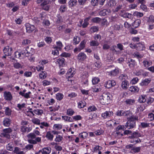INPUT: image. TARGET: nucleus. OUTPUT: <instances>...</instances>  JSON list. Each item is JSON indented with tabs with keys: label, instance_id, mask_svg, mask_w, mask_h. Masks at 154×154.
<instances>
[{
	"label": "nucleus",
	"instance_id": "nucleus-57",
	"mask_svg": "<svg viewBox=\"0 0 154 154\" xmlns=\"http://www.w3.org/2000/svg\"><path fill=\"white\" fill-rule=\"evenodd\" d=\"M94 65L95 67L100 68L101 66V63L99 60H97L94 63Z\"/></svg>",
	"mask_w": 154,
	"mask_h": 154
},
{
	"label": "nucleus",
	"instance_id": "nucleus-16",
	"mask_svg": "<svg viewBox=\"0 0 154 154\" xmlns=\"http://www.w3.org/2000/svg\"><path fill=\"white\" fill-rule=\"evenodd\" d=\"M11 122V120L10 119L5 118L3 122V125L6 127H9L10 125Z\"/></svg>",
	"mask_w": 154,
	"mask_h": 154
},
{
	"label": "nucleus",
	"instance_id": "nucleus-28",
	"mask_svg": "<svg viewBox=\"0 0 154 154\" xmlns=\"http://www.w3.org/2000/svg\"><path fill=\"white\" fill-rule=\"evenodd\" d=\"M146 99L144 95H142L140 96L138 99V101L140 103H144L146 102Z\"/></svg>",
	"mask_w": 154,
	"mask_h": 154
},
{
	"label": "nucleus",
	"instance_id": "nucleus-24",
	"mask_svg": "<svg viewBox=\"0 0 154 154\" xmlns=\"http://www.w3.org/2000/svg\"><path fill=\"white\" fill-rule=\"evenodd\" d=\"M143 63L145 67H148L151 65L152 63L150 61L146 59L143 61Z\"/></svg>",
	"mask_w": 154,
	"mask_h": 154
},
{
	"label": "nucleus",
	"instance_id": "nucleus-4",
	"mask_svg": "<svg viewBox=\"0 0 154 154\" xmlns=\"http://www.w3.org/2000/svg\"><path fill=\"white\" fill-rule=\"evenodd\" d=\"M5 56H11L12 52V48L9 46L5 47L3 50Z\"/></svg>",
	"mask_w": 154,
	"mask_h": 154
},
{
	"label": "nucleus",
	"instance_id": "nucleus-25",
	"mask_svg": "<svg viewBox=\"0 0 154 154\" xmlns=\"http://www.w3.org/2000/svg\"><path fill=\"white\" fill-rule=\"evenodd\" d=\"M5 113L6 116H10L11 115V110L9 107H5Z\"/></svg>",
	"mask_w": 154,
	"mask_h": 154
},
{
	"label": "nucleus",
	"instance_id": "nucleus-37",
	"mask_svg": "<svg viewBox=\"0 0 154 154\" xmlns=\"http://www.w3.org/2000/svg\"><path fill=\"white\" fill-rule=\"evenodd\" d=\"M93 91V92H97L101 91V89L100 87L97 85L95 86L92 88Z\"/></svg>",
	"mask_w": 154,
	"mask_h": 154
},
{
	"label": "nucleus",
	"instance_id": "nucleus-31",
	"mask_svg": "<svg viewBox=\"0 0 154 154\" xmlns=\"http://www.w3.org/2000/svg\"><path fill=\"white\" fill-rule=\"evenodd\" d=\"M90 19L89 17L86 18L85 20L84 23L82 25L83 28H85L87 27L88 25L89 24L88 21Z\"/></svg>",
	"mask_w": 154,
	"mask_h": 154
},
{
	"label": "nucleus",
	"instance_id": "nucleus-13",
	"mask_svg": "<svg viewBox=\"0 0 154 154\" xmlns=\"http://www.w3.org/2000/svg\"><path fill=\"white\" fill-rule=\"evenodd\" d=\"M141 137L140 134L139 133L138 131H136L132 133L131 136L129 137L130 138H138V137Z\"/></svg>",
	"mask_w": 154,
	"mask_h": 154
},
{
	"label": "nucleus",
	"instance_id": "nucleus-40",
	"mask_svg": "<svg viewBox=\"0 0 154 154\" xmlns=\"http://www.w3.org/2000/svg\"><path fill=\"white\" fill-rule=\"evenodd\" d=\"M100 79L98 77H94L92 79V82L93 85L97 84L100 82Z\"/></svg>",
	"mask_w": 154,
	"mask_h": 154
},
{
	"label": "nucleus",
	"instance_id": "nucleus-50",
	"mask_svg": "<svg viewBox=\"0 0 154 154\" xmlns=\"http://www.w3.org/2000/svg\"><path fill=\"white\" fill-rule=\"evenodd\" d=\"M73 41L75 44L76 45L79 43L80 41V38L77 36L74 37Z\"/></svg>",
	"mask_w": 154,
	"mask_h": 154
},
{
	"label": "nucleus",
	"instance_id": "nucleus-34",
	"mask_svg": "<svg viewBox=\"0 0 154 154\" xmlns=\"http://www.w3.org/2000/svg\"><path fill=\"white\" fill-rule=\"evenodd\" d=\"M46 137L48 140H52L53 139L54 136L53 135L51 134L50 131H48L47 132L46 135Z\"/></svg>",
	"mask_w": 154,
	"mask_h": 154
},
{
	"label": "nucleus",
	"instance_id": "nucleus-38",
	"mask_svg": "<svg viewBox=\"0 0 154 154\" xmlns=\"http://www.w3.org/2000/svg\"><path fill=\"white\" fill-rule=\"evenodd\" d=\"M129 90L131 92L138 91H139V89L136 86H132L129 88Z\"/></svg>",
	"mask_w": 154,
	"mask_h": 154
},
{
	"label": "nucleus",
	"instance_id": "nucleus-30",
	"mask_svg": "<svg viewBox=\"0 0 154 154\" xmlns=\"http://www.w3.org/2000/svg\"><path fill=\"white\" fill-rule=\"evenodd\" d=\"M119 72V69L118 68L115 69L110 71V73L111 75H117Z\"/></svg>",
	"mask_w": 154,
	"mask_h": 154
},
{
	"label": "nucleus",
	"instance_id": "nucleus-64",
	"mask_svg": "<svg viewBox=\"0 0 154 154\" xmlns=\"http://www.w3.org/2000/svg\"><path fill=\"white\" fill-rule=\"evenodd\" d=\"M33 145L31 144H28L26 146L25 148H24L23 150H29L33 147Z\"/></svg>",
	"mask_w": 154,
	"mask_h": 154
},
{
	"label": "nucleus",
	"instance_id": "nucleus-47",
	"mask_svg": "<svg viewBox=\"0 0 154 154\" xmlns=\"http://www.w3.org/2000/svg\"><path fill=\"white\" fill-rule=\"evenodd\" d=\"M85 43L84 41H82L80 43L79 47L81 50L85 48Z\"/></svg>",
	"mask_w": 154,
	"mask_h": 154
},
{
	"label": "nucleus",
	"instance_id": "nucleus-11",
	"mask_svg": "<svg viewBox=\"0 0 154 154\" xmlns=\"http://www.w3.org/2000/svg\"><path fill=\"white\" fill-rule=\"evenodd\" d=\"M75 73V72L74 69L72 70L71 69H69L66 74L67 78L69 79L73 77Z\"/></svg>",
	"mask_w": 154,
	"mask_h": 154
},
{
	"label": "nucleus",
	"instance_id": "nucleus-18",
	"mask_svg": "<svg viewBox=\"0 0 154 154\" xmlns=\"http://www.w3.org/2000/svg\"><path fill=\"white\" fill-rule=\"evenodd\" d=\"M116 5V1L114 0H109L107 2L106 5L108 7H112Z\"/></svg>",
	"mask_w": 154,
	"mask_h": 154
},
{
	"label": "nucleus",
	"instance_id": "nucleus-46",
	"mask_svg": "<svg viewBox=\"0 0 154 154\" xmlns=\"http://www.w3.org/2000/svg\"><path fill=\"white\" fill-rule=\"evenodd\" d=\"M57 44L58 46L55 47L54 48L60 50L63 46L61 42L60 41L57 42Z\"/></svg>",
	"mask_w": 154,
	"mask_h": 154
},
{
	"label": "nucleus",
	"instance_id": "nucleus-17",
	"mask_svg": "<svg viewBox=\"0 0 154 154\" xmlns=\"http://www.w3.org/2000/svg\"><path fill=\"white\" fill-rule=\"evenodd\" d=\"M120 15L124 18L129 19L132 18L133 16V15L132 14L126 12L124 13V14L120 13Z\"/></svg>",
	"mask_w": 154,
	"mask_h": 154
},
{
	"label": "nucleus",
	"instance_id": "nucleus-20",
	"mask_svg": "<svg viewBox=\"0 0 154 154\" xmlns=\"http://www.w3.org/2000/svg\"><path fill=\"white\" fill-rule=\"evenodd\" d=\"M32 130V128L30 127H26L25 126H23L21 128V131L22 132H27V133L30 132Z\"/></svg>",
	"mask_w": 154,
	"mask_h": 154
},
{
	"label": "nucleus",
	"instance_id": "nucleus-1",
	"mask_svg": "<svg viewBox=\"0 0 154 154\" xmlns=\"http://www.w3.org/2000/svg\"><path fill=\"white\" fill-rule=\"evenodd\" d=\"M138 119V117L136 116H131L127 122L125 126L128 129H131L135 127L136 120Z\"/></svg>",
	"mask_w": 154,
	"mask_h": 154
},
{
	"label": "nucleus",
	"instance_id": "nucleus-59",
	"mask_svg": "<svg viewBox=\"0 0 154 154\" xmlns=\"http://www.w3.org/2000/svg\"><path fill=\"white\" fill-rule=\"evenodd\" d=\"M97 109V108L94 106H89L88 108V110L89 112L93 111H95Z\"/></svg>",
	"mask_w": 154,
	"mask_h": 154
},
{
	"label": "nucleus",
	"instance_id": "nucleus-9",
	"mask_svg": "<svg viewBox=\"0 0 154 154\" xmlns=\"http://www.w3.org/2000/svg\"><path fill=\"white\" fill-rule=\"evenodd\" d=\"M4 96L5 99L7 100H11L12 98V95L9 92L5 91L4 92Z\"/></svg>",
	"mask_w": 154,
	"mask_h": 154
},
{
	"label": "nucleus",
	"instance_id": "nucleus-36",
	"mask_svg": "<svg viewBox=\"0 0 154 154\" xmlns=\"http://www.w3.org/2000/svg\"><path fill=\"white\" fill-rule=\"evenodd\" d=\"M101 20L100 18L98 17H95L92 19L91 21L94 23H99L101 21Z\"/></svg>",
	"mask_w": 154,
	"mask_h": 154
},
{
	"label": "nucleus",
	"instance_id": "nucleus-61",
	"mask_svg": "<svg viewBox=\"0 0 154 154\" xmlns=\"http://www.w3.org/2000/svg\"><path fill=\"white\" fill-rule=\"evenodd\" d=\"M27 137L28 138H30L33 139L35 138L36 137V136L34 133H31L28 134Z\"/></svg>",
	"mask_w": 154,
	"mask_h": 154
},
{
	"label": "nucleus",
	"instance_id": "nucleus-53",
	"mask_svg": "<svg viewBox=\"0 0 154 154\" xmlns=\"http://www.w3.org/2000/svg\"><path fill=\"white\" fill-rule=\"evenodd\" d=\"M128 77L127 75L125 74H121L119 77V79L120 80H125L126 79H128Z\"/></svg>",
	"mask_w": 154,
	"mask_h": 154
},
{
	"label": "nucleus",
	"instance_id": "nucleus-14",
	"mask_svg": "<svg viewBox=\"0 0 154 154\" xmlns=\"http://www.w3.org/2000/svg\"><path fill=\"white\" fill-rule=\"evenodd\" d=\"M113 112L111 111H106L102 114V116L104 119H106L112 115Z\"/></svg>",
	"mask_w": 154,
	"mask_h": 154
},
{
	"label": "nucleus",
	"instance_id": "nucleus-3",
	"mask_svg": "<svg viewBox=\"0 0 154 154\" xmlns=\"http://www.w3.org/2000/svg\"><path fill=\"white\" fill-rule=\"evenodd\" d=\"M12 131V129L10 128H8L3 129L2 133H1V137H4L8 139L10 138V135L9 134Z\"/></svg>",
	"mask_w": 154,
	"mask_h": 154
},
{
	"label": "nucleus",
	"instance_id": "nucleus-5",
	"mask_svg": "<svg viewBox=\"0 0 154 154\" xmlns=\"http://www.w3.org/2000/svg\"><path fill=\"white\" fill-rule=\"evenodd\" d=\"M26 32L30 33L35 30V27L34 25L27 23L25 24Z\"/></svg>",
	"mask_w": 154,
	"mask_h": 154
},
{
	"label": "nucleus",
	"instance_id": "nucleus-44",
	"mask_svg": "<svg viewBox=\"0 0 154 154\" xmlns=\"http://www.w3.org/2000/svg\"><path fill=\"white\" fill-rule=\"evenodd\" d=\"M99 28L96 26H93L91 27L90 29V31L91 32L93 33L98 31Z\"/></svg>",
	"mask_w": 154,
	"mask_h": 154
},
{
	"label": "nucleus",
	"instance_id": "nucleus-19",
	"mask_svg": "<svg viewBox=\"0 0 154 154\" xmlns=\"http://www.w3.org/2000/svg\"><path fill=\"white\" fill-rule=\"evenodd\" d=\"M77 4V0H70L68 3L70 7H74Z\"/></svg>",
	"mask_w": 154,
	"mask_h": 154
},
{
	"label": "nucleus",
	"instance_id": "nucleus-58",
	"mask_svg": "<svg viewBox=\"0 0 154 154\" xmlns=\"http://www.w3.org/2000/svg\"><path fill=\"white\" fill-rule=\"evenodd\" d=\"M6 149L7 150L11 151L13 149V146L11 144L8 143L6 146Z\"/></svg>",
	"mask_w": 154,
	"mask_h": 154
},
{
	"label": "nucleus",
	"instance_id": "nucleus-52",
	"mask_svg": "<svg viewBox=\"0 0 154 154\" xmlns=\"http://www.w3.org/2000/svg\"><path fill=\"white\" fill-rule=\"evenodd\" d=\"M46 77V72H42L39 74V77L41 79H44Z\"/></svg>",
	"mask_w": 154,
	"mask_h": 154
},
{
	"label": "nucleus",
	"instance_id": "nucleus-56",
	"mask_svg": "<svg viewBox=\"0 0 154 154\" xmlns=\"http://www.w3.org/2000/svg\"><path fill=\"white\" fill-rule=\"evenodd\" d=\"M140 147H135L134 146L133 149H132V151L134 153L138 152L140 151Z\"/></svg>",
	"mask_w": 154,
	"mask_h": 154
},
{
	"label": "nucleus",
	"instance_id": "nucleus-7",
	"mask_svg": "<svg viewBox=\"0 0 154 154\" xmlns=\"http://www.w3.org/2000/svg\"><path fill=\"white\" fill-rule=\"evenodd\" d=\"M87 58L86 55L83 52L80 53L77 56V60L80 61H82L85 60Z\"/></svg>",
	"mask_w": 154,
	"mask_h": 154
},
{
	"label": "nucleus",
	"instance_id": "nucleus-23",
	"mask_svg": "<svg viewBox=\"0 0 154 154\" xmlns=\"http://www.w3.org/2000/svg\"><path fill=\"white\" fill-rule=\"evenodd\" d=\"M20 148L19 147H16L14 148V149L13 152L16 154H23L24 152L23 151H20Z\"/></svg>",
	"mask_w": 154,
	"mask_h": 154
},
{
	"label": "nucleus",
	"instance_id": "nucleus-51",
	"mask_svg": "<svg viewBox=\"0 0 154 154\" xmlns=\"http://www.w3.org/2000/svg\"><path fill=\"white\" fill-rule=\"evenodd\" d=\"M21 53L22 55V57H28L29 56L28 54L26 52V50L25 49L24 50H23L21 51Z\"/></svg>",
	"mask_w": 154,
	"mask_h": 154
},
{
	"label": "nucleus",
	"instance_id": "nucleus-33",
	"mask_svg": "<svg viewBox=\"0 0 154 154\" xmlns=\"http://www.w3.org/2000/svg\"><path fill=\"white\" fill-rule=\"evenodd\" d=\"M132 139L130 140V142L131 143H134V144H136V143H140L141 142V141L140 139L138 138Z\"/></svg>",
	"mask_w": 154,
	"mask_h": 154
},
{
	"label": "nucleus",
	"instance_id": "nucleus-26",
	"mask_svg": "<svg viewBox=\"0 0 154 154\" xmlns=\"http://www.w3.org/2000/svg\"><path fill=\"white\" fill-rule=\"evenodd\" d=\"M64 61L65 59L61 57L57 60V62L59 64L60 66H63V65H64Z\"/></svg>",
	"mask_w": 154,
	"mask_h": 154
},
{
	"label": "nucleus",
	"instance_id": "nucleus-48",
	"mask_svg": "<svg viewBox=\"0 0 154 154\" xmlns=\"http://www.w3.org/2000/svg\"><path fill=\"white\" fill-rule=\"evenodd\" d=\"M33 112L36 114L38 115H41L43 113V111L42 109H35L34 110Z\"/></svg>",
	"mask_w": 154,
	"mask_h": 154
},
{
	"label": "nucleus",
	"instance_id": "nucleus-60",
	"mask_svg": "<svg viewBox=\"0 0 154 154\" xmlns=\"http://www.w3.org/2000/svg\"><path fill=\"white\" fill-rule=\"evenodd\" d=\"M133 55L135 57H136L137 58H141L143 57V56L140 55L138 52H136L134 53Z\"/></svg>",
	"mask_w": 154,
	"mask_h": 154
},
{
	"label": "nucleus",
	"instance_id": "nucleus-35",
	"mask_svg": "<svg viewBox=\"0 0 154 154\" xmlns=\"http://www.w3.org/2000/svg\"><path fill=\"white\" fill-rule=\"evenodd\" d=\"M88 135V134L85 132H83L80 133L79 136V137H81L83 139H85L86 137Z\"/></svg>",
	"mask_w": 154,
	"mask_h": 154
},
{
	"label": "nucleus",
	"instance_id": "nucleus-41",
	"mask_svg": "<svg viewBox=\"0 0 154 154\" xmlns=\"http://www.w3.org/2000/svg\"><path fill=\"white\" fill-rule=\"evenodd\" d=\"M99 43L96 41L93 40L90 42V45L91 46H98Z\"/></svg>",
	"mask_w": 154,
	"mask_h": 154
},
{
	"label": "nucleus",
	"instance_id": "nucleus-12",
	"mask_svg": "<svg viewBox=\"0 0 154 154\" xmlns=\"http://www.w3.org/2000/svg\"><path fill=\"white\" fill-rule=\"evenodd\" d=\"M129 112L128 111L126 112L123 110H118L116 114L117 116H128L129 115Z\"/></svg>",
	"mask_w": 154,
	"mask_h": 154
},
{
	"label": "nucleus",
	"instance_id": "nucleus-10",
	"mask_svg": "<svg viewBox=\"0 0 154 154\" xmlns=\"http://www.w3.org/2000/svg\"><path fill=\"white\" fill-rule=\"evenodd\" d=\"M127 63L128 64V66L130 68H133L136 63L135 60L131 58L128 59Z\"/></svg>",
	"mask_w": 154,
	"mask_h": 154
},
{
	"label": "nucleus",
	"instance_id": "nucleus-32",
	"mask_svg": "<svg viewBox=\"0 0 154 154\" xmlns=\"http://www.w3.org/2000/svg\"><path fill=\"white\" fill-rule=\"evenodd\" d=\"M136 48L139 50H142L145 47L142 43H139L136 44Z\"/></svg>",
	"mask_w": 154,
	"mask_h": 154
},
{
	"label": "nucleus",
	"instance_id": "nucleus-22",
	"mask_svg": "<svg viewBox=\"0 0 154 154\" xmlns=\"http://www.w3.org/2000/svg\"><path fill=\"white\" fill-rule=\"evenodd\" d=\"M128 84V81L124 80L122 81L121 84V86L122 88L124 89H126L128 88L127 86Z\"/></svg>",
	"mask_w": 154,
	"mask_h": 154
},
{
	"label": "nucleus",
	"instance_id": "nucleus-15",
	"mask_svg": "<svg viewBox=\"0 0 154 154\" xmlns=\"http://www.w3.org/2000/svg\"><path fill=\"white\" fill-rule=\"evenodd\" d=\"M151 79H146L143 80L140 83L141 86H146L147 85L151 82Z\"/></svg>",
	"mask_w": 154,
	"mask_h": 154
},
{
	"label": "nucleus",
	"instance_id": "nucleus-43",
	"mask_svg": "<svg viewBox=\"0 0 154 154\" xmlns=\"http://www.w3.org/2000/svg\"><path fill=\"white\" fill-rule=\"evenodd\" d=\"M114 30L119 31L120 29V25L115 24L111 26Z\"/></svg>",
	"mask_w": 154,
	"mask_h": 154
},
{
	"label": "nucleus",
	"instance_id": "nucleus-55",
	"mask_svg": "<svg viewBox=\"0 0 154 154\" xmlns=\"http://www.w3.org/2000/svg\"><path fill=\"white\" fill-rule=\"evenodd\" d=\"M123 7V5L122 4L118 5L115 9V12H117L120 9H122Z\"/></svg>",
	"mask_w": 154,
	"mask_h": 154
},
{
	"label": "nucleus",
	"instance_id": "nucleus-62",
	"mask_svg": "<svg viewBox=\"0 0 154 154\" xmlns=\"http://www.w3.org/2000/svg\"><path fill=\"white\" fill-rule=\"evenodd\" d=\"M6 31L8 35L12 36H14V33L13 31L11 30L7 29Z\"/></svg>",
	"mask_w": 154,
	"mask_h": 154
},
{
	"label": "nucleus",
	"instance_id": "nucleus-27",
	"mask_svg": "<svg viewBox=\"0 0 154 154\" xmlns=\"http://www.w3.org/2000/svg\"><path fill=\"white\" fill-rule=\"evenodd\" d=\"M19 94L21 95L22 96L26 98H28L30 97L29 94H31V92L30 91L28 93H23L22 92V91H20Z\"/></svg>",
	"mask_w": 154,
	"mask_h": 154
},
{
	"label": "nucleus",
	"instance_id": "nucleus-54",
	"mask_svg": "<svg viewBox=\"0 0 154 154\" xmlns=\"http://www.w3.org/2000/svg\"><path fill=\"white\" fill-rule=\"evenodd\" d=\"M99 0H91V3L93 6H97L99 4Z\"/></svg>",
	"mask_w": 154,
	"mask_h": 154
},
{
	"label": "nucleus",
	"instance_id": "nucleus-39",
	"mask_svg": "<svg viewBox=\"0 0 154 154\" xmlns=\"http://www.w3.org/2000/svg\"><path fill=\"white\" fill-rule=\"evenodd\" d=\"M135 102V100L132 99H128L126 100L125 102L127 104L129 105H132Z\"/></svg>",
	"mask_w": 154,
	"mask_h": 154
},
{
	"label": "nucleus",
	"instance_id": "nucleus-45",
	"mask_svg": "<svg viewBox=\"0 0 154 154\" xmlns=\"http://www.w3.org/2000/svg\"><path fill=\"white\" fill-rule=\"evenodd\" d=\"M63 94L58 93L56 94V97L57 100H60L63 98Z\"/></svg>",
	"mask_w": 154,
	"mask_h": 154
},
{
	"label": "nucleus",
	"instance_id": "nucleus-42",
	"mask_svg": "<svg viewBox=\"0 0 154 154\" xmlns=\"http://www.w3.org/2000/svg\"><path fill=\"white\" fill-rule=\"evenodd\" d=\"M32 122L34 124L36 125H40V120L37 118H34L32 119L31 120Z\"/></svg>",
	"mask_w": 154,
	"mask_h": 154
},
{
	"label": "nucleus",
	"instance_id": "nucleus-6",
	"mask_svg": "<svg viewBox=\"0 0 154 154\" xmlns=\"http://www.w3.org/2000/svg\"><path fill=\"white\" fill-rule=\"evenodd\" d=\"M116 84L114 80H109L105 82L104 86L106 88H109L115 86Z\"/></svg>",
	"mask_w": 154,
	"mask_h": 154
},
{
	"label": "nucleus",
	"instance_id": "nucleus-29",
	"mask_svg": "<svg viewBox=\"0 0 154 154\" xmlns=\"http://www.w3.org/2000/svg\"><path fill=\"white\" fill-rule=\"evenodd\" d=\"M26 52L28 53L29 56L30 54L32 53L34 50V49L32 48L31 46L27 47L26 48Z\"/></svg>",
	"mask_w": 154,
	"mask_h": 154
},
{
	"label": "nucleus",
	"instance_id": "nucleus-21",
	"mask_svg": "<svg viewBox=\"0 0 154 154\" xmlns=\"http://www.w3.org/2000/svg\"><path fill=\"white\" fill-rule=\"evenodd\" d=\"M141 21L140 19H138L134 21L132 24L133 26L135 28L137 27L140 24Z\"/></svg>",
	"mask_w": 154,
	"mask_h": 154
},
{
	"label": "nucleus",
	"instance_id": "nucleus-63",
	"mask_svg": "<svg viewBox=\"0 0 154 154\" xmlns=\"http://www.w3.org/2000/svg\"><path fill=\"white\" fill-rule=\"evenodd\" d=\"M101 25L102 26L106 25L107 26L108 25V22L106 19H103L101 21Z\"/></svg>",
	"mask_w": 154,
	"mask_h": 154
},
{
	"label": "nucleus",
	"instance_id": "nucleus-8",
	"mask_svg": "<svg viewBox=\"0 0 154 154\" xmlns=\"http://www.w3.org/2000/svg\"><path fill=\"white\" fill-rule=\"evenodd\" d=\"M51 150V149L50 148L45 147L39 150L38 151V153H42V154H49Z\"/></svg>",
	"mask_w": 154,
	"mask_h": 154
},
{
	"label": "nucleus",
	"instance_id": "nucleus-49",
	"mask_svg": "<svg viewBox=\"0 0 154 154\" xmlns=\"http://www.w3.org/2000/svg\"><path fill=\"white\" fill-rule=\"evenodd\" d=\"M74 111L72 109H69L67 110L66 113L69 116H71L74 113Z\"/></svg>",
	"mask_w": 154,
	"mask_h": 154
},
{
	"label": "nucleus",
	"instance_id": "nucleus-2",
	"mask_svg": "<svg viewBox=\"0 0 154 154\" xmlns=\"http://www.w3.org/2000/svg\"><path fill=\"white\" fill-rule=\"evenodd\" d=\"M110 96L109 93H103L100 99V103L103 105L108 104L110 101Z\"/></svg>",
	"mask_w": 154,
	"mask_h": 154
}]
</instances>
